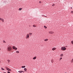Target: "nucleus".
Segmentation results:
<instances>
[{"instance_id":"1","label":"nucleus","mask_w":73,"mask_h":73,"mask_svg":"<svg viewBox=\"0 0 73 73\" xmlns=\"http://www.w3.org/2000/svg\"><path fill=\"white\" fill-rule=\"evenodd\" d=\"M7 49L8 51H11L12 49V48L11 46H9L7 47Z\"/></svg>"},{"instance_id":"2","label":"nucleus","mask_w":73,"mask_h":73,"mask_svg":"<svg viewBox=\"0 0 73 73\" xmlns=\"http://www.w3.org/2000/svg\"><path fill=\"white\" fill-rule=\"evenodd\" d=\"M66 49V48H65V47H63L61 48V50H65Z\"/></svg>"},{"instance_id":"3","label":"nucleus","mask_w":73,"mask_h":73,"mask_svg":"<svg viewBox=\"0 0 73 73\" xmlns=\"http://www.w3.org/2000/svg\"><path fill=\"white\" fill-rule=\"evenodd\" d=\"M5 68L8 71H9V72H11V69L7 68V66L5 67Z\"/></svg>"},{"instance_id":"4","label":"nucleus","mask_w":73,"mask_h":73,"mask_svg":"<svg viewBox=\"0 0 73 73\" xmlns=\"http://www.w3.org/2000/svg\"><path fill=\"white\" fill-rule=\"evenodd\" d=\"M13 49H15V50H17V48L16 47H15V46H13Z\"/></svg>"},{"instance_id":"5","label":"nucleus","mask_w":73,"mask_h":73,"mask_svg":"<svg viewBox=\"0 0 73 73\" xmlns=\"http://www.w3.org/2000/svg\"><path fill=\"white\" fill-rule=\"evenodd\" d=\"M1 20L3 23H4V19L0 18V21Z\"/></svg>"},{"instance_id":"6","label":"nucleus","mask_w":73,"mask_h":73,"mask_svg":"<svg viewBox=\"0 0 73 73\" xmlns=\"http://www.w3.org/2000/svg\"><path fill=\"white\" fill-rule=\"evenodd\" d=\"M29 37V34H28L27 35L26 38H28Z\"/></svg>"},{"instance_id":"7","label":"nucleus","mask_w":73,"mask_h":73,"mask_svg":"<svg viewBox=\"0 0 73 73\" xmlns=\"http://www.w3.org/2000/svg\"><path fill=\"white\" fill-rule=\"evenodd\" d=\"M49 33L50 34H53V33H54V32L53 31H49Z\"/></svg>"},{"instance_id":"8","label":"nucleus","mask_w":73,"mask_h":73,"mask_svg":"<svg viewBox=\"0 0 73 73\" xmlns=\"http://www.w3.org/2000/svg\"><path fill=\"white\" fill-rule=\"evenodd\" d=\"M56 50V48L54 47L52 49V50Z\"/></svg>"},{"instance_id":"9","label":"nucleus","mask_w":73,"mask_h":73,"mask_svg":"<svg viewBox=\"0 0 73 73\" xmlns=\"http://www.w3.org/2000/svg\"><path fill=\"white\" fill-rule=\"evenodd\" d=\"M44 40L45 41H48V39H45Z\"/></svg>"},{"instance_id":"10","label":"nucleus","mask_w":73,"mask_h":73,"mask_svg":"<svg viewBox=\"0 0 73 73\" xmlns=\"http://www.w3.org/2000/svg\"><path fill=\"white\" fill-rule=\"evenodd\" d=\"M33 60H35V59H36V56L34 57L33 58Z\"/></svg>"},{"instance_id":"11","label":"nucleus","mask_w":73,"mask_h":73,"mask_svg":"<svg viewBox=\"0 0 73 73\" xmlns=\"http://www.w3.org/2000/svg\"><path fill=\"white\" fill-rule=\"evenodd\" d=\"M22 9H23V8H20L19 9V11H21Z\"/></svg>"},{"instance_id":"12","label":"nucleus","mask_w":73,"mask_h":73,"mask_svg":"<svg viewBox=\"0 0 73 73\" xmlns=\"http://www.w3.org/2000/svg\"><path fill=\"white\" fill-rule=\"evenodd\" d=\"M24 70H25V71H27V69L26 68H24Z\"/></svg>"},{"instance_id":"13","label":"nucleus","mask_w":73,"mask_h":73,"mask_svg":"<svg viewBox=\"0 0 73 73\" xmlns=\"http://www.w3.org/2000/svg\"><path fill=\"white\" fill-rule=\"evenodd\" d=\"M25 66H22V68H25Z\"/></svg>"},{"instance_id":"14","label":"nucleus","mask_w":73,"mask_h":73,"mask_svg":"<svg viewBox=\"0 0 73 73\" xmlns=\"http://www.w3.org/2000/svg\"><path fill=\"white\" fill-rule=\"evenodd\" d=\"M1 70H5L4 68H1Z\"/></svg>"},{"instance_id":"15","label":"nucleus","mask_w":73,"mask_h":73,"mask_svg":"<svg viewBox=\"0 0 73 73\" xmlns=\"http://www.w3.org/2000/svg\"><path fill=\"white\" fill-rule=\"evenodd\" d=\"M63 56V54H60L61 57H62V56Z\"/></svg>"},{"instance_id":"16","label":"nucleus","mask_w":73,"mask_h":73,"mask_svg":"<svg viewBox=\"0 0 73 73\" xmlns=\"http://www.w3.org/2000/svg\"><path fill=\"white\" fill-rule=\"evenodd\" d=\"M53 60H51V62L52 63H53Z\"/></svg>"},{"instance_id":"17","label":"nucleus","mask_w":73,"mask_h":73,"mask_svg":"<svg viewBox=\"0 0 73 73\" xmlns=\"http://www.w3.org/2000/svg\"><path fill=\"white\" fill-rule=\"evenodd\" d=\"M16 52L17 53H19V51H16Z\"/></svg>"},{"instance_id":"18","label":"nucleus","mask_w":73,"mask_h":73,"mask_svg":"<svg viewBox=\"0 0 73 73\" xmlns=\"http://www.w3.org/2000/svg\"><path fill=\"white\" fill-rule=\"evenodd\" d=\"M44 28H45V29L47 28V27H46V26H44Z\"/></svg>"},{"instance_id":"19","label":"nucleus","mask_w":73,"mask_h":73,"mask_svg":"<svg viewBox=\"0 0 73 73\" xmlns=\"http://www.w3.org/2000/svg\"><path fill=\"white\" fill-rule=\"evenodd\" d=\"M55 4H53L52 5V7H54L55 5Z\"/></svg>"},{"instance_id":"20","label":"nucleus","mask_w":73,"mask_h":73,"mask_svg":"<svg viewBox=\"0 0 73 73\" xmlns=\"http://www.w3.org/2000/svg\"><path fill=\"white\" fill-rule=\"evenodd\" d=\"M33 27H36V26L34 25H33Z\"/></svg>"},{"instance_id":"21","label":"nucleus","mask_w":73,"mask_h":73,"mask_svg":"<svg viewBox=\"0 0 73 73\" xmlns=\"http://www.w3.org/2000/svg\"><path fill=\"white\" fill-rule=\"evenodd\" d=\"M7 61H8V62H11V60H8Z\"/></svg>"},{"instance_id":"22","label":"nucleus","mask_w":73,"mask_h":73,"mask_svg":"<svg viewBox=\"0 0 73 73\" xmlns=\"http://www.w3.org/2000/svg\"><path fill=\"white\" fill-rule=\"evenodd\" d=\"M3 42H4V43H5V42H5V40H3Z\"/></svg>"},{"instance_id":"23","label":"nucleus","mask_w":73,"mask_h":73,"mask_svg":"<svg viewBox=\"0 0 73 73\" xmlns=\"http://www.w3.org/2000/svg\"><path fill=\"white\" fill-rule=\"evenodd\" d=\"M71 42L72 44H73V41H71Z\"/></svg>"},{"instance_id":"24","label":"nucleus","mask_w":73,"mask_h":73,"mask_svg":"<svg viewBox=\"0 0 73 73\" xmlns=\"http://www.w3.org/2000/svg\"><path fill=\"white\" fill-rule=\"evenodd\" d=\"M71 13H73V11H71Z\"/></svg>"},{"instance_id":"25","label":"nucleus","mask_w":73,"mask_h":73,"mask_svg":"<svg viewBox=\"0 0 73 73\" xmlns=\"http://www.w3.org/2000/svg\"><path fill=\"white\" fill-rule=\"evenodd\" d=\"M24 71H21V72H24Z\"/></svg>"},{"instance_id":"26","label":"nucleus","mask_w":73,"mask_h":73,"mask_svg":"<svg viewBox=\"0 0 73 73\" xmlns=\"http://www.w3.org/2000/svg\"><path fill=\"white\" fill-rule=\"evenodd\" d=\"M29 35H32V33H29Z\"/></svg>"},{"instance_id":"27","label":"nucleus","mask_w":73,"mask_h":73,"mask_svg":"<svg viewBox=\"0 0 73 73\" xmlns=\"http://www.w3.org/2000/svg\"><path fill=\"white\" fill-rule=\"evenodd\" d=\"M62 58H60V60H61V59H62Z\"/></svg>"},{"instance_id":"28","label":"nucleus","mask_w":73,"mask_h":73,"mask_svg":"<svg viewBox=\"0 0 73 73\" xmlns=\"http://www.w3.org/2000/svg\"><path fill=\"white\" fill-rule=\"evenodd\" d=\"M7 73H11V72H7Z\"/></svg>"},{"instance_id":"29","label":"nucleus","mask_w":73,"mask_h":73,"mask_svg":"<svg viewBox=\"0 0 73 73\" xmlns=\"http://www.w3.org/2000/svg\"><path fill=\"white\" fill-rule=\"evenodd\" d=\"M39 3H41V2L40 1L39 2Z\"/></svg>"},{"instance_id":"30","label":"nucleus","mask_w":73,"mask_h":73,"mask_svg":"<svg viewBox=\"0 0 73 73\" xmlns=\"http://www.w3.org/2000/svg\"><path fill=\"white\" fill-rule=\"evenodd\" d=\"M18 72H21V71H19Z\"/></svg>"},{"instance_id":"31","label":"nucleus","mask_w":73,"mask_h":73,"mask_svg":"<svg viewBox=\"0 0 73 73\" xmlns=\"http://www.w3.org/2000/svg\"><path fill=\"white\" fill-rule=\"evenodd\" d=\"M44 16V17H47L46 16Z\"/></svg>"},{"instance_id":"32","label":"nucleus","mask_w":73,"mask_h":73,"mask_svg":"<svg viewBox=\"0 0 73 73\" xmlns=\"http://www.w3.org/2000/svg\"><path fill=\"white\" fill-rule=\"evenodd\" d=\"M71 9H72V7H71Z\"/></svg>"},{"instance_id":"33","label":"nucleus","mask_w":73,"mask_h":73,"mask_svg":"<svg viewBox=\"0 0 73 73\" xmlns=\"http://www.w3.org/2000/svg\"><path fill=\"white\" fill-rule=\"evenodd\" d=\"M0 50H1V48H0Z\"/></svg>"},{"instance_id":"34","label":"nucleus","mask_w":73,"mask_h":73,"mask_svg":"<svg viewBox=\"0 0 73 73\" xmlns=\"http://www.w3.org/2000/svg\"><path fill=\"white\" fill-rule=\"evenodd\" d=\"M19 73H21V72H20Z\"/></svg>"}]
</instances>
